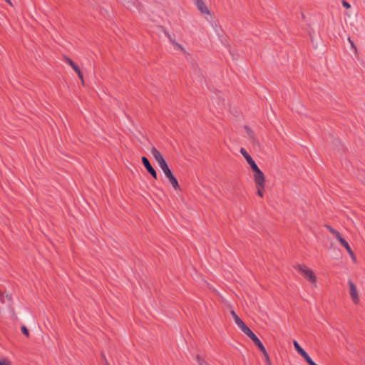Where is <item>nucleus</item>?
<instances>
[{
	"label": "nucleus",
	"mask_w": 365,
	"mask_h": 365,
	"mask_svg": "<svg viewBox=\"0 0 365 365\" xmlns=\"http://www.w3.org/2000/svg\"><path fill=\"white\" fill-rule=\"evenodd\" d=\"M150 153L153 158H155V160L158 163L160 168L163 171L166 178H168V179L169 180L173 188L175 190L180 189V185L178 184V180L173 175L172 171L169 168L166 161L165 160L161 153L155 147L151 148Z\"/></svg>",
	"instance_id": "1"
},
{
	"label": "nucleus",
	"mask_w": 365,
	"mask_h": 365,
	"mask_svg": "<svg viewBox=\"0 0 365 365\" xmlns=\"http://www.w3.org/2000/svg\"><path fill=\"white\" fill-rule=\"evenodd\" d=\"M297 269L310 282L315 284L317 279L314 272L307 268L305 265L297 264L296 266Z\"/></svg>",
	"instance_id": "2"
},
{
	"label": "nucleus",
	"mask_w": 365,
	"mask_h": 365,
	"mask_svg": "<svg viewBox=\"0 0 365 365\" xmlns=\"http://www.w3.org/2000/svg\"><path fill=\"white\" fill-rule=\"evenodd\" d=\"M297 269L310 282L315 284L317 279L314 272L307 268L305 265L297 264L296 266Z\"/></svg>",
	"instance_id": "3"
},
{
	"label": "nucleus",
	"mask_w": 365,
	"mask_h": 365,
	"mask_svg": "<svg viewBox=\"0 0 365 365\" xmlns=\"http://www.w3.org/2000/svg\"><path fill=\"white\" fill-rule=\"evenodd\" d=\"M254 173V179L256 185L262 186L265 185V178L264 173L257 166L255 168L252 170Z\"/></svg>",
	"instance_id": "4"
},
{
	"label": "nucleus",
	"mask_w": 365,
	"mask_h": 365,
	"mask_svg": "<svg viewBox=\"0 0 365 365\" xmlns=\"http://www.w3.org/2000/svg\"><path fill=\"white\" fill-rule=\"evenodd\" d=\"M142 163H143V165L145 166V168H146L147 171L152 175V177L154 178L155 179H157L158 178L157 172L151 165L149 160L146 157L143 156V157H142Z\"/></svg>",
	"instance_id": "5"
},
{
	"label": "nucleus",
	"mask_w": 365,
	"mask_h": 365,
	"mask_svg": "<svg viewBox=\"0 0 365 365\" xmlns=\"http://www.w3.org/2000/svg\"><path fill=\"white\" fill-rule=\"evenodd\" d=\"M348 284L349 287L350 296L352 298L353 302L355 304H356L359 302V300L356 287L355 284L352 282V281L350 279H349V281H348Z\"/></svg>",
	"instance_id": "6"
},
{
	"label": "nucleus",
	"mask_w": 365,
	"mask_h": 365,
	"mask_svg": "<svg viewBox=\"0 0 365 365\" xmlns=\"http://www.w3.org/2000/svg\"><path fill=\"white\" fill-rule=\"evenodd\" d=\"M294 346L297 351L304 358V359L306 361L307 364H309L310 361H312L311 357L309 356V354L301 347V346L299 344V343L294 340L293 341Z\"/></svg>",
	"instance_id": "7"
},
{
	"label": "nucleus",
	"mask_w": 365,
	"mask_h": 365,
	"mask_svg": "<svg viewBox=\"0 0 365 365\" xmlns=\"http://www.w3.org/2000/svg\"><path fill=\"white\" fill-rule=\"evenodd\" d=\"M65 61H66L67 63H68V64L72 67L73 70H74V71L76 72V73H77V75H78V78L81 79V83H82V84L83 85V84H84V80H83V74H82V73H81V70H80V68H79L78 66V65H76V63H74V62H73V61L70 58H68V57H66V58H65Z\"/></svg>",
	"instance_id": "8"
},
{
	"label": "nucleus",
	"mask_w": 365,
	"mask_h": 365,
	"mask_svg": "<svg viewBox=\"0 0 365 365\" xmlns=\"http://www.w3.org/2000/svg\"><path fill=\"white\" fill-rule=\"evenodd\" d=\"M240 153L244 156V158L246 159L247 163L250 165V168L252 170L255 168L257 166V165L254 161L252 158L250 156V155L247 152V150L245 148H242L240 149Z\"/></svg>",
	"instance_id": "9"
},
{
	"label": "nucleus",
	"mask_w": 365,
	"mask_h": 365,
	"mask_svg": "<svg viewBox=\"0 0 365 365\" xmlns=\"http://www.w3.org/2000/svg\"><path fill=\"white\" fill-rule=\"evenodd\" d=\"M339 242H340V244L344 247V248L346 250L347 252L349 254L350 257L353 259V260H356V257H355V255L354 253V252L352 251L350 245H349V243L347 242L346 240H345L343 237L341 239H339Z\"/></svg>",
	"instance_id": "10"
},
{
	"label": "nucleus",
	"mask_w": 365,
	"mask_h": 365,
	"mask_svg": "<svg viewBox=\"0 0 365 365\" xmlns=\"http://www.w3.org/2000/svg\"><path fill=\"white\" fill-rule=\"evenodd\" d=\"M253 341V343L255 344L256 346L258 347V349L262 351L265 349L264 346L261 342V341L259 339V338L253 333L249 336Z\"/></svg>",
	"instance_id": "11"
},
{
	"label": "nucleus",
	"mask_w": 365,
	"mask_h": 365,
	"mask_svg": "<svg viewBox=\"0 0 365 365\" xmlns=\"http://www.w3.org/2000/svg\"><path fill=\"white\" fill-rule=\"evenodd\" d=\"M195 4L197 6L198 9L202 13V14H209L210 11L206 6L205 2L202 0H195Z\"/></svg>",
	"instance_id": "12"
},
{
	"label": "nucleus",
	"mask_w": 365,
	"mask_h": 365,
	"mask_svg": "<svg viewBox=\"0 0 365 365\" xmlns=\"http://www.w3.org/2000/svg\"><path fill=\"white\" fill-rule=\"evenodd\" d=\"M331 138L332 144L335 146V149H337L339 151L343 150V146L339 138H334L333 136H331Z\"/></svg>",
	"instance_id": "13"
},
{
	"label": "nucleus",
	"mask_w": 365,
	"mask_h": 365,
	"mask_svg": "<svg viewBox=\"0 0 365 365\" xmlns=\"http://www.w3.org/2000/svg\"><path fill=\"white\" fill-rule=\"evenodd\" d=\"M238 327L242 330L243 333H245L248 336L253 334V331L245 323H242V324L239 326Z\"/></svg>",
	"instance_id": "14"
},
{
	"label": "nucleus",
	"mask_w": 365,
	"mask_h": 365,
	"mask_svg": "<svg viewBox=\"0 0 365 365\" xmlns=\"http://www.w3.org/2000/svg\"><path fill=\"white\" fill-rule=\"evenodd\" d=\"M231 314L234 318V320L236 324L239 327L244 323V322L238 317V315L235 312V311H232Z\"/></svg>",
	"instance_id": "15"
},
{
	"label": "nucleus",
	"mask_w": 365,
	"mask_h": 365,
	"mask_svg": "<svg viewBox=\"0 0 365 365\" xmlns=\"http://www.w3.org/2000/svg\"><path fill=\"white\" fill-rule=\"evenodd\" d=\"M195 360L199 365H210L199 354L196 355Z\"/></svg>",
	"instance_id": "16"
},
{
	"label": "nucleus",
	"mask_w": 365,
	"mask_h": 365,
	"mask_svg": "<svg viewBox=\"0 0 365 365\" xmlns=\"http://www.w3.org/2000/svg\"><path fill=\"white\" fill-rule=\"evenodd\" d=\"M262 352L264 355V361H265L266 365H272L271 360L269 359V354H268L266 349L264 350H263Z\"/></svg>",
	"instance_id": "17"
},
{
	"label": "nucleus",
	"mask_w": 365,
	"mask_h": 365,
	"mask_svg": "<svg viewBox=\"0 0 365 365\" xmlns=\"http://www.w3.org/2000/svg\"><path fill=\"white\" fill-rule=\"evenodd\" d=\"M245 129L247 131V133L249 135V137L250 138H252V140H255V137L253 131L247 125L245 126Z\"/></svg>",
	"instance_id": "18"
},
{
	"label": "nucleus",
	"mask_w": 365,
	"mask_h": 365,
	"mask_svg": "<svg viewBox=\"0 0 365 365\" xmlns=\"http://www.w3.org/2000/svg\"><path fill=\"white\" fill-rule=\"evenodd\" d=\"M256 187L257 189V194L259 195V196L260 197H263V189L264 187V185H262V186H259V185H256Z\"/></svg>",
	"instance_id": "19"
},
{
	"label": "nucleus",
	"mask_w": 365,
	"mask_h": 365,
	"mask_svg": "<svg viewBox=\"0 0 365 365\" xmlns=\"http://www.w3.org/2000/svg\"><path fill=\"white\" fill-rule=\"evenodd\" d=\"M0 365H11V363L7 359H1L0 360Z\"/></svg>",
	"instance_id": "20"
},
{
	"label": "nucleus",
	"mask_w": 365,
	"mask_h": 365,
	"mask_svg": "<svg viewBox=\"0 0 365 365\" xmlns=\"http://www.w3.org/2000/svg\"><path fill=\"white\" fill-rule=\"evenodd\" d=\"M21 331H22L23 334H24L26 336H29V329L26 328V326L23 325L21 327Z\"/></svg>",
	"instance_id": "21"
},
{
	"label": "nucleus",
	"mask_w": 365,
	"mask_h": 365,
	"mask_svg": "<svg viewBox=\"0 0 365 365\" xmlns=\"http://www.w3.org/2000/svg\"><path fill=\"white\" fill-rule=\"evenodd\" d=\"M221 95H222V93H221V91H219L215 93L216 97H217L219 98V100H220L222 98V106H225V103H224L225 99L222 98Z\"/></svg>",
	"instance_id": "22"
},
{
	"label": "nucleus",
	"mask_w": 365,
	"mask_h": 365,
	"mask_svg": "<svg viewBox=\"0 0 365 365\" xmlns=\"http://www.w3.org/2000/svg\"><path fill=\"white\" fill-rule=\"evenodd\" d=\"M348 40L351 44V48L354 49V53H356V47L354 45V42L351 40L350 38H349Z\"/></svg>",
	"instance_id": "23"
},
{
	"label": "nucleus",
	"mask_w": 365,
	"mask_h": 365,
	"mask_svg": "<svg viewBox=\"0 0 365 365\" xmlns=\"http://www.w3.org/2000/svg\"><path fill=\"white\" fill-rule=\"evenodd\" d=\"M332 235H334L335 236V237L338 240V241L339 240V239L342 238L340 233L336 230L334 232V233H333Z\"/></svg>",
	"instance_id": "24"
},
{
	"label": "nucleus",
	"mask_w": 365,
	"mask_h": 365,
	"mask_svg": "<svg viewBox=\"0 0 365 365\" xmlns=\"http://www.w3.org/2000/svg\"><path fill=\"white\" fill-rule=\"evenodd\" d=\"M342 5L346 9H349L351 7V5L347 1L343 0L342 1Z\"/></svg>",
	"instance_id": "25"
},
{
	"label": "nucleus",
	"mask_w": 365,
	"mask_h": 365,
	"mask_svg": "<svg viewBox=\"0 0 365 365\" xmlns=\"http://www.w3.org/2000/svg\"><path fill=\"white\" fill-rule=\"evenodd\" d=\"M326 227L331 234L334 233V232L336 231V230L334 228H333L332 227H331L329 225H326Z\"/></svg>",
	"instance_id": "26"
},
{
	"label": "nucleus",
	"mask_w": 365,
	"mask_h": 365,
	"mask_svg": "<svg viewBox=\"0 0 365 365\" xmlns=\"http://www.w3.org/2000/svg\"><path fill=\"white\" fill-rule=\"evenodd\" d=\"M101 356H102V358H103V360L104 365H106V362H108V361L106 356L103 354H101Z\"/></svg>",
	"instance_id": "27"
},
{
	"label": "nucleus",
	"mask_w": 365,
	"mask_h": 365,
	"mask_svg": "<svg viewBox=\"0 0 365 365\" xmlns=\"http://www.w3.org/2000/svg\"><path fill=\"white\" fill-rule=\"evenodd\" d=\"M308 364L309 365H318L313 360H312V361H310Z\"/></svg>",
	"instance_id": "28"
},
{
	"label": "nucleus",
	"mask_w": 365,
	"mask_h": 365,
	"mask_svg": "<svg viewBox=\"0 0 365 365\" xmlns=\"http://www.w3.org/2000/svg\"><path fill=\"white\" fill-rule=\"evenodd\" d=\"M175 45L181 50H183V48L182 47L181 45H180L179 43H176Z\"/></svg>",
	"instance_id": "29"
},
{
	"label": "nucleus",
	"mask_w": 365,
	"mask_h": 365,
	"mask_svg": "<svg viewBox=\"0 0 365 365\" xmlns=\"http://www.w3.org/2000/svg\"><path fill=\"white\" fill-rule=\"evenodd\" d=\"M5 1L8 4H9L10 5H11V0H5Z\"/></svg>",
	"instance_id": "30"
},
{
	"label": "nucleus",
	"mask_w": 365,
	"mask_h": 365,
	"mask_svg": "<svg viewBox=\"0 0 365 365\" xmlns=\"http://www.w3.org/2000/svg\"><path fill=\"white\" fill-rule=\"evenodd\" d=\"M106 365H110L108 362H106Z\"/></svg>",
	"instance_id": "31"
}]
</instances>
